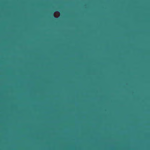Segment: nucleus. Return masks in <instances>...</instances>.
<instances>
[{
	"mask_svg": "<svg viewBox=\"0 0 150 150\" xmlns=\"http://www.w3.org/2000/svg\"><path fill=\"white\" fill-rule=\"evenodd\" d=\"M52 16H54L53 13H52Z\"/></svg>",
	"mask_w": 150,
	"mask_h": 150,
	"instance_id": "nucleus-1",
	"label": "nucleus"
}]
</instances>
